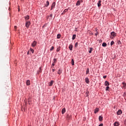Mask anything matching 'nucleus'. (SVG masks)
Segmentation results:
<instances>
[{
    "label": "nucleus",
    "instance_id": "1",
    "mask_svg": "<svg viewBox=\"0 0 126 126\" xmlns=\"http://www.w3.org/2000/svg\"><path fill=\"white\" fill-rule=\"evenodd\" d=\"M30 24H31V23H30V21H26V27H27V28H29V26H30Z\"/></svg>",
    "mask_w": 126,
    "mask_h": 126
},
{
    "label": "nucleus",
    "instance_id": "2",
    "mask_svg": "<svg viewBox=\"0 0 126 126\" xmlns=\"http://www.w3.org/2000/svg\"><path fill=\"white\" fill-rule=\"evenodd\" d=\"M56 63H57V59H54L52 66H55V65H56Z\"/></svg>",
    "mask_w": 126,
    "mask_h": 126
},
{
    "label": "nucleus",
    "instance_id": "3",
    "mask_svg": "<svg viewBox=\"0 0 126 126\" xmlns=\"http://www.w3.org/2000/svg\"><path fill=\"white\" fill-rule=\"evenodd\" d=\"M114 126H120V123L119 122H115L113 124Z\"/></svg>",
    "mask_w": 126,
    "mask_h": 126
},
{
    "label": "nucleus",
    "instance_id": "4",
    "mask_svg": "<svg viewBox=\"0 0 126 126\" xmlns=\"http://www.w3.org/2000/svg\"><path fill=\"white\" fill-rule=\"evenodd\" d=\"M37 45V42L34 41L32 43V47H35Z\"/></svg>",
    "mask_w": 126,
    "mask_h": 126
},
{
    "label": "nucleus",
    "instance_id": "5",
    "mask_svg": "<svg viewBox=\"0 0 126 126\" xmlns=\"http://www.w3.org/2000/svg\"><path fill=\"white\" fill-rule=\"evenodd\" d=\"M111 36H113V37H116V36H117V33L114 32H111Z\"/></svg>",
    "mask_w": 126,
    "mask_h": 126
},
{
    "label": "nucleus",
    "instance_id": "6",
    "mask_svg": "<svg viewBox=\"0 0 126 126\" xmlns=\"http://www.w3.org/2000/svg\"><path fill=\"white\" fill-rule=\"evenodd\" d=\"M122 113H123V112L121 110H119L117 112V114L118 115H122Z\"/></svg>",
    "mask_w": 126,
    "mask_h": 126
},
{
    "label": "nucleus",
    "instance_id": "7",
    "mask_svg": "<svg viewBox=\"0 0 126 126\" xmlns=\"http://www.w3.org/2000/svg\"><path fill=\"white\" fill-rule=\"evenodd\" d=\"M55 6H56V2H54L52 3V6H51V9H53V8H54L55 7Z\"/></svg>",
    "mask_w": 126,
    "mask_h": 126
},
{
    "label": "nucleus",
    "instance_id": "8",
    "mask_svg": "<svg viewBox=\"0 0 126 126\" xmlns=\"http://www.w3.org/2000/svg\"><path fill=\"white\" fill-rule=\"evenodd\" d=\"M62 72H63V70L60 68V69H59L57 73H58V74H62Z\"/></svg>",
    "mask_w": 126,
    "mask_h": 126
},
{
    "label": "nucleus",
    "instance_id": "9",
    "mask_svg": "<svg viewBox=\"0 0 126 126\" xmlns=\"http://www.w3.org/2000/svg\"><path fill=\"white\" fill-rule=\"evenodd\" d=\"M72 48H73L72 44H70L69 46V49L70 51H72Z\"/></svg>",
    "mask_w": 126,
    "mask_h": 126
},
{
    "label": "nucleus",
    "instance_id": "10",
    "mask_svg": "<svg viewBox=\"0 0 126 126\" xmlns=\"http://www.w3.org/2000/svg\"><path fill=\"white\" fill-rule=\"evenodd\" d=\"M101 2H102V1L99 0L98 3H97V6L98 7H100L101 6Z\"/></svg>",
    "mask_w": 126,
    "mask_h": 126
},
{
    "label": "nucleus",
    "instance_id": "11",
    "mask_svg": "<svg viewBox=\"0 0 126 126\" xmlns=\"http://www.w3.org/2000/svg\"><path fill=\"white\" fill-rule=\"evenodd\" d=\"M26 84L28 86H29L30 85V80H28L26 82Z\"/></svg>",
    "mask_w": 126,
    "mask_h": 126
},
{
    "label": "nucleus",
    "instance_id": "12",
    "mask_svg": "<svg viewBox=\"0 0 126 126\" xmlns=\"http://www.w3.org/2000/svg\"><path fill=\"white\" fill-rule=\"evenodd\" d=\"M85 82H86V83H87L88 84V83H89V82H90L89 79H88V78H86Z\"/></svg>",
    "mask_w": 126,
    "mask_h": 126
},
{
    "label": "nucleus",
    "instance_id": "13",
    "mask_svg": "<svg viewBox=\"0 0 126 126\" xmlns=\"http://www.w3.org/2000/svg\"><path fill=\"white\" fill-rule=\"evenodd\" d=\"M49 4H50V3L49 2V1H46V4H45V6L46 7H47V6H49Z\"/></svg>",
    "mask_w": 126,
    "mask_h": 126
},
{
    "label": "nucleus",
    "instance_id": "14",
    "mask_svg": "<svg viewBox=\"0 0 126 126\" xmlns=\"http://www.w3.org/2000/svg\"><path fill=\"white\" fill-rule=\"evenodd\" d=\"M89 53L90 54H91V53H92V51H93V48H91V47H90L89 48Z\"/></svg>",
    "mask_w": 126,
    "mask_h": 126
},
{
    "label": "nucleus",
    "instance_id": "15",
    "mask_svg": "<svg viewBox=\"0 0 126 126\" xmlns=\"http://www.w3.org/2000/svg\"><path fill=\"white\" fill-rule=\"evenodd\" d=\"M105 86H109V85H110V84H109V82L106 81L105 82Z\"/></svg>",
    "mask_w": 126,
    "mask_h": 126
},
{
    "label": "nucleus",
    "instance_id": "16",
    "mask_svg": "<svg viewBox=\"0 0 126 126\" xmlns=\"http://www.w3.org/2000/svg\"><path fill=\"white\" fill-rule=\"evenodd\" d=\"M98 112H99V108H96L94 110V114H97V113H98Z\"/></svg>",
    "mask_w": 126,
    "mask_h": 126
},
{
    "label": "nucleus",
    "instance_id": "17",
    "mask_svg": "<svg viewBox=\"0 0 126 126\" xmlns=\"http://www.w3.org/2000/svg\"><path fill=\"white\" fill-rule=\"evenodd\" d=\"M62 113L63 115V114H64L65 113V108H63L62 110Z\"/></svg>",
    "mask_w": 126,
    "mask_h": 126
},
{
    "label": "nucleus",
    "instance_id": "18",
    "mask_svg": "<svg viewBox=\"0 0 126 126\" xmlns=\"http://www.w3.org/2000/svg\"><path fill=\"white\" fill-rule=\"evenodd\" d=\"M53 84H54V81H51L50 83H49V86H52L53 85Z\"/></svg>",
    "mask_w": 126,
    "mask_h": 126
},
{
    "label": "nucleus",
    "instance_id": "19",
    "mask_svg": "<svg viewBox=\"0 0 126 126\" xmlns=\"http://www.w3.org/2000/svg\"><path fill=\"white\" fill-rule=\"evenodd\" d=\"M99 122H102V121H103V117L99 116Z\"/></svg>",
    "mask_w": 126,
    "mask_h": 126
},
{
    "label": "nucleus",
    "instance_id": "20",
    "mask_svg": "<svg viewBox=\"0 0 126 126\" xmlns=\"http://www.w3.org/2000/svg\"><path fill=\"white\" fill-rule=\"evenodd\" d=\"M122 84L123 85L122 88H126V83H123Z\"/></svg>",
    "mask_w": 126,
    "mask_h": 126
},
{
    "label": "nucleus",
    "instance_id": "21",
    "mask_svg": "<svg viewBox=\"0 0 126 126\" xmlns=\"http://www.w3.org/2000/svg\"><path fill=\"white\" fill-rule=\"evenodd\" d=\"M76 5H77V6L80 5V1L78 0V1H77V3H76Z\"/></svg>",
    "mask_w": 126,
    "mask_h": 126
},
{
    "label": "nucleus",
    "instance_id": "22",
    "mask_svg": "<svg viewBox=\"0 0 126 126\" xmlns=\"http://www.w3.org/2000/svg\"><path fill=\"white\" fill-rule=\"evenodd\" d=\"M102 47H106L107 46V43L103 42L102 44Z\"/></svg>",
    "mask_w": 126,
    "mask_h": 126
},
{
    "label": "nucleus",
    "instance_id": "23",
    "mask_svg": "<svg viewBox=\"0 0 126 126\" xmlns=\"http://www.w3.org/2000/svg\"><path fill=\"white\" fill-rule=\"evenodd\" d=\"M71 63L72 65H74V61L73 60V59L71 60Z\"/></svg>",
    "mask_w": 126,
    "mask_h": 126
},
{
    "label": "nucleus",
    "instance_id": "24",
    "mask_svg": "<svg viewBox=\"0 0 126 126\" xmlns=\"http://www.w3.org/2000/svg\"><path fill=\"white\" fill-rule=\"evenodd\" d=\"M75 38H76V35H75V34L73 35L72 40L75 39Z\"/></svg>",
    "mask_w": 126,
    "mask_h": 126
},
{
    "label": "nucleus",
    "instance_id": "25",
    "mask_svg": "<svg viewBox=\"0 0 126 126\" xmlns=\"http://www.w3.org/2000/svg\"><path fill=\"white\" fill-rule=\"evenodd\" d=\"M67 9H65L63 12L62 14H64V13H65V12H67Z\"/></svg>",
    "mask_w": 126,
    "mask_h": 126
},
{
    "label": "nucleus",
    "instance_id": "26",
    "mask_svg": "<svg viewBox=\"0 0 126 126\" xmlns=\"http://www.w3.org/2000/svg\"><path fill=\"white\" fill-rule=\"evenodd\" d=\"M67 119L68 120H70V119H71V116L67 115Z\"/></svg>",
    "mask_w": 126,
    "mask_h": 126
},
{
    "label": "nucleus",
    "instance_id": "27",
    "mask_svg": "<svg viewBox=\"0 0 126 126\" xmlns=\"http://www.w3.org/2000/svg\"><path fill=\"white\" fill-rule=\"evenodd\" d=\"M61 34H58L57 37V39H60L61 38Z\"/></svg>",
    "mask_w": 126,
    "mask_h": 126
},
{
    "label": "nucleus",
    "instance_id": "28",
    "mask_svg": "<svg viewBox=\"0 0 126 126\" xmlns=\"http://www.w3.org/2000/svg\"><path fill=\"white\" fill-rule=\"evenodd\" d=\"M89 74V68H88L86 71V74Z\"/></svg>",
    "mask_w": 126,
    "mask_h": 126
},
{
    "label": "nucleus",
    "instance_id": "29",
    "mask_svg": "<svg viewBox=\"0 0 126 126\" xmlns=\"http://www.w3.org/2000/svg\"><path fill=\"white\" fill-rule=\"evenodd\" d=\"M78 46V42H76L75 44V48H77Z\"/></svg>",
    "mask_w": 126,
    "mask_h": 126
},
{
    "label": "nucleus",
    "instance_id": "30",
    "mask_svg": "<svg viewBox=\"0 0 126 126\" xmlns=\"http://www.w3.org/2000/svg\"><path fill=\"white\" fill-rule=\"evenodd\" d=\"M61 51V48L59 47L57 48V52H60Z\"/></svg>",
    "mask_w": 126,
    "mask_h": 126
},
{
    "label": "nucleus",
    "instance_id": "31",
    "mask_svg": "<svg viewBox=\"0 0 126 126\" xmlns=\"http://www.w3.org/2000/svg\"><path fill=\"white\" fill-rule=\"evenodd\" d=\"M109 89H110V87L109 86H107L106 91H109Z\"/></svg>",
    "mask_w": 126,
    "mask_h": 126
},
{
    "label": "nucleus",
    "instance_id": "32",
    "mask_svg": "<svg viewBox=\"0 0 126 126\" xmlns=\"http://www.w3.org/2000/svg\"><path fill=\"white\" fill-rule=\"evenodd\" d=\"M29 19V16H27V17H25L26 20H28Z\"/></svg>",
    "mask_w": 126,
    "mask_h": 126
},
{
    "label": "nucleus",
    "instance_id": "33",
    "mask_svg": "<svg viewBox=\"0 0 126 126\" xmlns=\"http://www.w3.org/2000/svg\"><path fill=\"white\" fill-rule=\"evenodd\" d=\"M114 44H115V42H114V41H112L111 42L110 45L111 46H112V45H113Z\"/></svg>",
    "mask_w": 126,
    "mask_h": 126
},
{
    "label": "nucleus",
    "instance_id": "34",
    "mask_svg": "<svg viewBox=\"0 0 126 126\" xmlns=\"http://www.w3.org/2000/svg\"><path fill=\"white\" fill-rule=\"evenodd\" d=\"M88 94H89V92L87 91V92L86 93V95H87V97L88 96Z\"/></svg>",
    "mask_w": 126,
    "mask_h": 126
},
{
    "label": "nucleus",
    "instance_id": "35",
    "mask_svg": "<svg viewBox=\"0 0 126 126\" xmlns=\"http://www.w3.org/2000/svg\"><path fill=\"white\" fill-rule=\"evenodd\" d=\"M118 45H121V44H122V42H121V41L119 40L118 41Z\"/></svg>",
    "mask_w": 126,
    "mask_h": 126
},
{
    "label": "nucleus",
    "instance_id": "36",
    "mask_svg": "<svg viewBox=\"0 0 126 126\" xmlns=\"http://www.w3.org/2000/svg\"><path fill=\"white\" fill-rule=\"evenodd\" d=\"M30 51L32 53V54L34 53V50L32 49V48L30 49Z\"/></svg>",
    "mask_w": 126,
    "mask_h": 126
},
{
    "label": "nucleus",
    "instance_id": "37",
    "mask_svg": "<svg viewBox=\"0 0 126 126\" xmlns=\"http://www.w3.org/2000/svg\"><path fill=\"white\" fill-rule=\"evenodd\" d=\"M53 50H54V46H52L51 49H50V51H53Z\"/></svg>",
    "mask_w": 126,
    "mask_h": 126
},
{
    "label": "nucleus",
    "instance_id": "38",
    "mask_svg": "<svg viewBox=\"0 0 126 126\" xmlns=\"http://www.w3.org/2000/svg\"><path fill=\"white\" fill-rule=\"evenodd\" d=\"M39 69H40L39 72H42V69H41V67L39 68Z\"/></svg>",
    "mask_w": 126,
    "mask_h": 126
},
{
    "label": "nucleus",
    "instance_id": "39",
    "mask_svg": "<svg viewBox=\"0 0 126 126\" xmlns=\"http://www.w3.org/2000/svg\"><path fill=\"white\" fill-rule=\"evenodd\" d=\"M124 124H125V125H126V119L124 120Z\"/></svg>",
    "mask_w": 126,
    "mask_h": 126
},
{
    "label": "nucleus",
    "instance_id": "40",
    "mask_svg": "<svg viewBox=\"0 0 126 126\" xmlns=\"http://www.w3.org/2000/svg\"><path fill=\"white\" fill-rule=\"evenodd\" d=\"M95 36H97V35H98V32H96L95 33Z\"/></svg>",
    "mask_w": 126,
    "mask_h": 126
},
{
    "label": "nucleus",
    "instance_id": "41",
    "mask_svg": "<svg viewBox=\"0 0 126 126\" xmlns=\"http://www.w3.org/2000/svg\"><path fill=\"white\" fill-rule=\"evenodd\" d=\"M103 78H104V79H105V78H107V76H103Z\"/></svg>",
    "mask_w": 126,
    "mask_h": 126
},
{
    "label": "nucleus",
    "instance_id": "42",
    "mask_svg": "<svg viewBox=\"0 0 126 126\" xmlns=\"http://www.w3.org/2000/svg\"><path fill=\"white\" fill-rule=\"evenodd\" d=\"M99 126H103V124H100L99 125Z\"/></svg>",
    "mask_w": 126,
    "mask_h": 126
},
{
    "label": "nucleus",
    "instance_id": "43",
    "mask_svg": "<svg viewBox=\"0 0 126 126\" xmlns=\"http://www.w3.org/2000/svg\"><path fill=\"white\" fill-rule=\"evenodd\" d=\"M50 17H53V14H50Z\"/></svg>",
    "mask_w": 126,
    "mask_h": 126
},
{
    "label": "nucleus",
    "instance_id": "44",
    "mask_svg": "<svg viewBox=\"0 0 126 126\" xmlns=\"http://www.w3.org/2000/svg\"><path fill=\"white\" fill-rule=\"evenodd\" d=\"M52 71L54 72L55 71V69H52Z\"/></svg>",
    "mask_w": 126,
    "mask_h": 126
},
{
    "label": "nucleus",
    "instance_id": "45",
    "mask_svg": "<svg viewBox=\"0 0 126 126\" xmlns=\"http://www.w3.org/2000/svg\"><path fill=\"white\" fill-rule=\"evenodd\" d=\"M14 27H15V29H16V28H17V27H16V26H15Z\"/></svg>",
    "mask_w": 126,
    "mask_h": 126
},
{
    "label": "nucleus",
    "instance_id": "46",
    "mask_svg": "<svg viewBox=\"0 0 126 126\" xmlns=\"http://www.w3.org/2000/svg\"><path fill=\"white\" fill-rule=\"evenodd\" d=\"M27 54H28V55H29V52H28Z\"/></svg>",
    "mask_w": 126,
    "mask_h": 126
},
{
    "label": "nucleus",
    "instance_id": "47",
    "mask_svg": "<svg viewBox=\"0 0 126 126\" xmlns=\"http://www.w3.org/2000/svg\"><path fill=\"white\" fill-rule=\"evenodd\" d=\"M81 0V1H82V0Z\"/></svg>",
    "mask_w": 126,
    "mask_h": 126
}]
</instances>
